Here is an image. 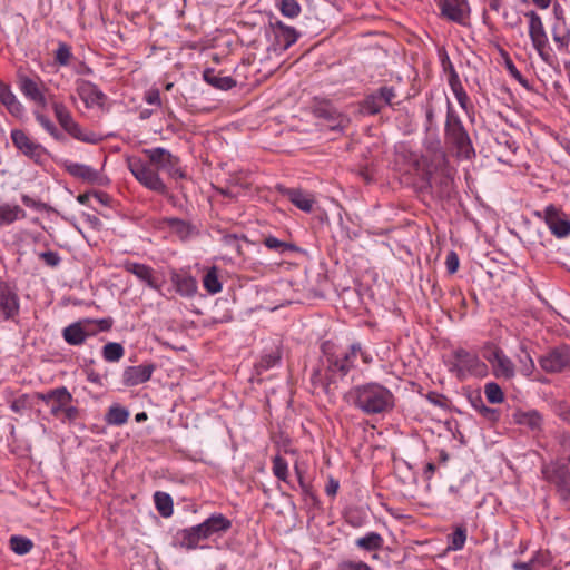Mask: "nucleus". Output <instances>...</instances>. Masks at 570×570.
Masks as SVG:
<instances>
[{"mask_svg":"<svg viewBox=\"0 0 570 570\" xmlns=\"http://www.w3.org/2000/svg\"><path fill=\"white\" fill-rule=\"evenodd\" d=\"M73 397L66 386L58 387V394L50 405V414L57 419L61 417V413L68 403H72Z\"/></svg>","mask_w":570,"mask_h":570,"instance_id":"32","label":"nucleus"},{"mask_svg":"<svg viewBox=\"0 0 570 570\" xmlns=\"http://www.w3.org/2000/svg\"><path fill=\"white\" fill-rule=\"evenodd\" d=\"M80 411L77 406L72 405V403H68L61 413L60 420L66 423H72L79 417Z\"/></svg>","mask_w":570,"mask_h":570,"instance_id":"50","label":"nucleus"},{"mask_svg":"<svg viewBox=\"0 0 570 570\" xmlns=\"http://www.w3.org/2000/svg\"><path fill=\"white\" fill-rule=\"evenodd\" d=\"M170 279L177 293L181 296L191 297L196 294L197 281L191 275L173 272Z\"/></svg>","mask_w":570,"mask_h":570,"instance_id":"25","label":"nucleus"},{"mask_svg":"<svg viewBox=\"0 0 570 570\" xmlns=\"http://www.w3.org/2000/svg\"><path fill=\"white\" fill-rule=\"evenodd\" d=\"M390 392L379 384H366L350 392L353 404L366 414L380 413L386 409Z\"/></svg>","mask_w":570,"mask_h":570,"instance_id":"3","label":"nucleus"},{"mask_svg":"<svg viewBox=\"0 0 570 570\" xmlns=\"http://www.w3.org/2000/svg\"><path fill=\"white\" fill-rule=\"evenodd\" d=\"M340 488V482L334 478H328L327 484L325 487V492L330 497H335Z\"/></svg>","mask_w":570,"mask_h":570,"instance_id":"64","label":"nucleus"},{"mask_svg":"<svg viewBox=\"0 0 570 570\" xmlns=\"http://www.w3.org/2000/svg\"><path fill=\"white\" fill-rule=\"evenodd\" d=\"M448 83H449L454 97H458L459 95H462L463 92H465V89H464L456 71H453L451 77L448 78Z\"/></svg>","mask_w":570,"mask_h":570,"instance_id":"53","label":"nucleus"},{"mask_svg":"<svg viewBox=\"0 0 570 570\" xmlns=\"http://www.w3.org/2000/svg\"><path fill=\"white\" fill-rule=\"evenodd\" d=\"M442 14L451 21L463 24L469 14L466 0H441L439 2Z\"/></svg>","mask_w":570,"mask_h":570,"instance_id":"21","label":"nucleus"},{"mask_svg":"<svg viewBox=\"0 0 570 570\" xmlns=\"http://www.w3.org/2000/svg\"><path fill=\"white\" fill-rule=\"evenodd\" d=\"M525 17L529 19V37L532 41V45L537 51L542 55V51L548 45V37L543 27V22L535 11L527 12Z\"/></svg>","mask_w":570,"mask_h":570,"instance_id":"19","label":"nucleus"},{"mask_svg":"<svg viewBox=\"0 0 570 570\" xmlns=\"http://www.w3.org/2000/svg\"><path fill=\"white\" fill-rule=\"evenodd\" d=\"M315 115L320 119L325 120L326 126L331 130H343L350 122V119L346 116L340 114L335 108H333L330 105L318 106L315 109Z\"/></svg>","mask_w":570,"mask_h":570,"instance_id":"23","label":"nucleus"},{"mask_svg":"<svg viewBox=\"0 0 570 570\" xmlns=\"http://www.w3.org/2000/svg\"><path fill=\"white\" fill-rule=\"evenodd\" d=\"M19 297L13 287L0 282V312L4 320H12L19 314Z\"/></svg>","mask_w":570,"mask_h":570,"instance_id":"18","label":"nucleus"},{"mask_svg":"<svg viewBox=\"0 0 570 570\" xmlns=\"http://www.w3.org/2000/svg\"><path fill=\"white\" fill-rule=\"evenodd\" d=\"M383 542L381 535L376 532H370L366 535L356 540V546L365 550H374Z\"/></svg>","mask_w":570,"mask_h":570,"instance_id":"43","label":"nucleus"},{"mask_svg":"<svg viewBox=\"0 0 570 570\" xmlns=\"http://www.w3.org/2000/svg\"><path fill=\"white\" fill-rule=\"evenodd\" d=\"M458 100V104L463 109L470 121L474 120V106L468 95V92H463L462 95H459L455 97Z\"/></svg>","mask_w":570,"mask_h":570,"instance_id":"48","label":"nucleus"},{"mask_svg":"<svg viewBox=\"0 0 570 570\" xmlns=\"http://www.w3.org/2000/svg\"><path fill=\"white\" fill-rule=\"evenodd\" d=\"M203 79L210 86L220 90H229L236 86V80L229 76H218L214 69H206L203 72Z\"/></svg>","mask_w":570,"mask_h":570,"instance_id":"30","label":"nucleus"},{"mask_svg":"<svg viewBox=\"0 0 570 570\" xmlns=\"http://www.w3.org/2000/svg\"><path fill=\"white\" fill-rule=\"evenodd\" d=\"M124 269L135 275L140 282L145 283L151 289L160 291L161 284L153 267L146 264L126 261L122 264Z\"/></svg>","mask_w":570,"mask_h":570,"instance_id":"17","label":"nucleus"},{"mask_svg":"<svg viewBox=\"0 0 570 570\" xmlns=\"http://www.w3.org/2000/svg\"><path fill=\"white\" fill-rule=\"evenodd\" d=\"M273 473L277 479H279L284 482L287 481L288 464H287L286 460L284 458H282L281 455H276L273 459Z\"/></svg>","mask_w":570,"mask_h":570,"instance_id":"45","label":"nucleus"},{"mask_svg":"<svg viewBox=\"0 0 570 570\" xmlns=\"http://www.w3.org/2000/svg\"><path fill=\"white\" fill-rule=\"evenodd\" d=\"M9 546L14 553L24 556L31 551L33 542L23 535H11L9 539Z\"/></svg>","mask_w":570,"mask_h":570,"instance_id":"37","label":"nucleus"},{"mask_svg":"<svg viewBox=\"0 0 570 570\" xmlns=\"http://www.w3.org/2000/svg\"><path fill=\"white\" fill-rule=\"evenodd\" d=\"M203 286L209 294H217L222 291V283L218 279L217 268L215 266L209 268L204 275Z\"/></svg>","mask_w":570,"mask_h":570,"instance_id":"40","label":"nucleus"},{"mask_svg":"<svg viewBox=\"0 0 570 570\" xmlns=\"http://www.w3.org/2000/svg\"><path fill=\"white\" fill-rule=\"evenodd\" d=\"M444 138L446 142L456 149L458 155L470 158L471 155L474 154L469 132L450 100H448L446 104Z\"/></svg>","mask_w":570,"mask_h":570,"instance_id":"2","label":"nucleus"},{"mask_svg":"<svg viewBox=\"0 0 570 570\" xmlns=\"http://www.w3.org/2000/svg\"><path fill=\"white\" fill-rule=\"evenodd\" d=\"M11 140L13 146L24 156L40 164L46 156V149L38 142H35L21 129L11 130Z\"/></svg>","mask_w":570,"mask_h":570,"instance_id":"13","label":"nucleus"},{"mask_svg":"<svg viewBox=\"0 0 570 570\" xmlns=\"http://www.w3.org/2000/svg\"><path fill=\"white\" fill-rule=\"evenodd\" d=\"M542 218L550 233L557 238H567L570 236V219L568 215L554 205L544 208L543 214H535Z\"/></svg>","mask_w":570,"mask_h":570,"instance_id":"9","label":"nucleus"},{"mask_svg":"<svg viewBox=\"0 0 570 570\" xmlns=\"http://www.w3.org/2000/svg\"><path fill=\"white\" fill-rule=\"evenodd\" d=\"M460 266V259L458 254L454 250L448 253L445 258V267L449 274H454L458 272Z\"/></svg>","mask_w":570,"mask_h":570,"instance_id":"54","label":"nucleus"},{"mask_svg":"<svg viewBox=\"0 0 570 570\" xmlns=\"http://www.w3.org/2000/svg\"><path fill=\"white\" fill-rule=\"evenodd\" d=\"M432 173V165L425 157L411 154L409 168L401 178V183L413 185L419 189H428L431 187Z\"/></svg>","mask_w":570,"mask_h":570,"instance_id":"7","label":"nucleus"},{"mask_svg":"<svg viewBox=\"0 0 570 570\" xmlns=\"http://www.w3.org/2000/svg\"><path fill=\"white\" fill-rule=\"evenodd\" d=\"M129 411L119 405H112L109 407L106 414V421L110 425H122L128 421Z\"/></svg>","mask_w":570,"mask_h":570,"instance_id":"36","label":"nucleus"},{"mask_svg":"<svg viewBox=\"0 0 570 570\" xmlns=\"http://www.w3.org/2000/svg\"><path fill=\"white\" fill-rule=\"evenodd\" d=\"M52 109L59 125L75 139L90 141L82 135L80 126L73 120L71 112L62 102H52Z\"/></svg>","mask_w":570,"mask_h":570,"instance_id":"16","label":"nucleus"},{"mask_svg":"<svg viewBox=\"0 0 570 570\" xmlns=\"http://www.w3.org/2000/svg\"><path fill=\"white\" fill-rule=\"evenodd\" d=\"M39 258L50 267H56L60 263V256L57 252L48 250L39 254Z\"/></svg>","mask_w":570,"mask_h":570,"instance_id":"55","label":"nucleus"},{"mask_svg":"<svg viewBox=\"0 0 570 570\" xmlns=\"http://www.w3.org/2000/svg\"><path fill=\"white\" fill-rule=\"evenodd\" d=\"M154 502L157 511L161 517L169 518L173 515V499L168 493L161 491L155 492Z\"/></svg>","mask_w":570,"mask_h":570,"instance_id":"34","label":"nucleus"},{"mask_svg":"<svg viewBox=\"0 0 570 570\" xmlns=\"http://www.w3.org/2000/svg\"><path fill=\"white\" fill-rule=\"evenodd\" d=\"M76 85V91L87 107L104 105L106 95L95 83L80 79Z\"/></svg>","mask_w":570,"mask_h":570,"instance_id":"20","label":"nucleus"},{"mask_svg":"<svg viewBox=\"0 0 570 570\" xmlns=\"http://www.w3.org/2000/svg\"><path fill=\"white\" fill-rule=\"evenodd\" d=\"M263 243L268 249L275 250L279 254H284L285 252H297L298 250V247L295 244L279 240L278 238H276L274 236L265 237Z\"/></svg>","mask_w":570,"mask_h":570,"instance_id":"39","label":"nucleus"},{"mask_svg":"<svg viewBox=\"0 0 570 570\" xmlns=\"http://www.w3.org/2000/svg\"><path fill=\"white\" fill-rule=\"evenodd\" d=\"M21 202L23 203L24 206H27L29 208L37 209V210H43L47 207L46 204L41 203L40 200H36V199L31 198L29 195H22Z\"/></svg>","mask_w":570,"mask_h":570,"instance_id":"60","label":"nucleus"},{"mask_svg":"<svg viewBox=\"0 0 570 570\" xmlns=\"http://www.w3.org/2000/svg\"><path fill=\"white\" fill-rule=\"evenodd\" d=\"M18 86L26 98L41 107L47 106L43 81L39 77L31 78L24 73L18 75Z\"/></svg>","mask_w":570,"mask_h":570,"instance_id":"15","label":"nucleus"},{"mask_svg":"<svg viewBox=\"0 0 570 570\" xmlns=\"http://www.w3.org/2000/svg\"><path fill=\"white\" fill-rule=\"evenodd\" d=\"M514 423L527 426L531 431H539L542 426V415L537 410H518L513 413Z\"/></svg>","mask_w":570,"mask_h":570,"instance_id":"27","label":"nucleus"},{"mask_svg":"<svg viewBox=\"0 0 570 570\" xmlns=\"http://www.w3.org/2000/svg\"><path fill=\"white\" fill-rule=\"evenodd\" d=\"M391 101H392V89L382 88L377 95H372L366 99L365 109L370 114H376L383 107L390 106Z\"/></svg>","mask_w":570,"mask_h":570,"instance_id":"29","label":"nucleus"},{"mask_svg":"<svg viewBox=\"0 0 570 570\" xmlns=\"http://www.w3.org/2000/svg\"><path fill=\"white\" fill-rule=\"evenodd\" d=\"M341 570H372L366 563L364 562H345L341 566Z\"/></svg>","mask_w":570,"mask_h":570,"instance_id":"63","label":"nucleus"},{"mask_svg":"<svg viewBox=\"0 0 570 570\" xmlns=\"http://www.w3.org/2000/svg\"><path fill=\"white\" fill-rule=\"evenodd\" d=\"M483 356L491 364L495 377L510 380L514 376V364L502 350L492 347L485 351Z\"/></svg>","mask_w":570,"mask_h":570,"instance_id":"14","label":"nucleus"},{"mask_svg":"<svg viewBox=\"0 0 570 570\" xmlns=\"http://www.w3.org/2000/svg\"><path fill=\"white\" fill-rule=\"evenodd\" d=\"M475 410L487 420L490 422H495L499 420V412L495 409L488 407L483 404L482 400H479L476 403H474Z\"/></svg>","mask_w":570,"mask_h":570,"instance_id":"49","label":"nucleus"},{"mask_svg":"<svg viewBox=\"0 0 570 570\" xmlns=\"http://www.w3.org/2000/svg\"><path fill=\"white\" fill-rule=\"evenodd\" d=\"M372 362V353L358 342L351 344L346 351L327 355L328 370L341 376L347 375L351 370L357 368L361 363L368 365Z\"/></svg>","mask_w":570,"mask_h":570,"instance_id":"4","label":"nucleus"},{"mask_svg":"<svg viewBox=\"0 0 570 570\" xmlns=\"http://www.w3.org/2000/svg\"><path fill=\"white\" fill-rule=\"evenodd\" d=\"M450 371L463 380L468 375L483 377L488 374V366L475 353L463 348L455 350L449 362Z\"/></svg>","mask_w":570,"mask_h":570,"instance_id":"6","label":"nucleus"},{"mask_svg":"<svg viewBox=\"0 0 570 570\" xmlns=\"http://www.w3.org/2000/svg\"><path fill=\"white\" fill-rule=\"evenodd\" d=\"M63 167L69 175L90 185L104 187L107 186L110 181L109 178L105 176L100 170H97L85 164L67 160L65 161Z\"/></svg>","mask_w":570,"mask_h":570,"instance_id":"12","label":"nucleus"},{"mask_svg":"<svg viewBox=\"0 0 570 570\" xmlns=\"http://www.w3.org/2000/svg\"><path fill=\"white\" fill-rule=\"evenodd\" d=\"M128 170L145 188L160 195L167 193V186L160 178L158 171L153 168V164L145 161L137 156H128L126 158Z\"/></svg>","mask_w":570,"mask_h":570,"instance_id":"5","label":"nucleus"},{"mask_svg":"<svg viewBox=\"0 0 570 570\" xmlns=\"http://www.w3.org/2000/svg\"><path fill=\"white\" fill-rule=\"evenodd\" d=\"M466 541V530L463 527H456L454 532L449 535V551L462 550Z\"/></svg>","mask_w":570,"mask_h":570,"instance_id":"41","label":"nucleus"},{"mask_svg":"<svg viewBox=\"0 0 570 570\" xmlns=\"http://www.w3.org/2000/svg\"><path fill=\"white\" fill-rule=\"evenodd\" d=\"M271 27L275 37V43L282 50L288 49L299 37L295 28L286 26L282 21L272 22Z\"/></svg>","mask_w":570,"mask_h":570,"instance_id":"24","label":"nucleus"},{"mask_svg":"<svg viewBox=\"0 0 570 570\" xmlns=\"http://www.w3.org/2000/svg\"><path fill=\"white\" fill-rule=\"evenodd\" d=\"M279 361V355L277 353H271L262 356L258 367L261 370H269L271 367L275 366L277 362Z\"/></svg>","mask_w":570,"mask_h":570,"instance_id":"56","label":"nucleus"},{"mask_svg":"<svg viewBox=\"0 0 570 570\" xmlns=\"http://www.w3.org/2000/svg\"><path fill=\"white\" fill-rule=\"evenodd\" d=\"M276 6L287 18H295L301 13V6L296 0H277Z\"/></svg>","mask_w":570,"mask_h":570,"instance_id":"44","label":"nucleus"},{"mask_svg":"<svg viewBox=\"0 0 570 570\" xmlns=\"http://www.w3.org/2000/svg\"><path fill=\"white\" fill-rule=\"evenodd\" d=\"M26 217V212L18 205L0 204V227L10 225Z\"/></svg>","mask_w":570,"mask_h":570,"instance_id":"31","label":"nucleus"},{"mask_svg":"<svg viewBox=\"0 0 570 570\" xmlns=\"http://www.w3.org/2000/svg\"><path fill=\"white\" fill-rule=\"evenodd\" d=\"M286 195L288 199L301 210L309 213L313 209V199L311 196L299 189H287Z\"/></svg>","mask_w":570,"mask_h":570,"instance_id":"33","label":"nucleus"},{"mask_svg":"<svg viewBox=\"0 0 570 570\" xmlns=\"http://www.w3.org/2000/svg\"><path fill=\"white\" fill-rule=\"evenodd\" d=\"M484 394L491 404H500L504 401L502 389L494 382H489L484 385Z\"/></svg>","mask_w":570,"mask_h":570,"instance_id":"42","label":"nucleus"},{"mask_svg":"<svg viewBox=\"0 0 570 570\" xmlns=\"http://www.w3.org/2000/svg\"><path fill=\"white\" fill-rule=\"evenodd\" d=\"M534 567L544 568L551 562V556L548 551H537L530 559Z\"/></svg>","mask_w":570,"mask_h":570,"instance_id":"52","label":"nucleus"},{"mask_svg":"<svg viewBox=\"0 0 570 570\" xmlns=\"http://www.w3.org/2000/svg\"><path fill=\"white\" fill-rule=\"evenodd\" d=\"M507 69L509 71V73L520 83L522 85L523 87H528V81L527 79L523 78V76L521 75V72L518 70V68L515 67V65L511 61V60H508L507 61Z\"/></svg>","mask_w":570,"mask_h":570,"instance_id":"58","label":"nucleus"},{"mask_svg":"<svg viewBox=\"0 0 570 570\" xmlns=\"http://www.w3.org/2000/svg\"><path fill=\"white\" fill-rule=\"evenodd\" d=\"M540 367L547 373H559L570 368V346H557L539 358Z\"/></svg>","mask_w":570,"mask_h":570,"instance_id":"11","label":"nucleus"},{"mask_svg":"<svg viewBox=\"0 0 570 570\" xmlns=\"http://www.w3.org/2000/svg\"><path fill=\"white\" fill-rule=\"evenodd\" d=\"M72 57L70 47L65 42H59L55 52V60L59 66H68Z\"/></svg>","mask_w":570,"mask_h":570,"instance_id":"46","label":"nucleus"},{"mask_svg":"<svg viewBox=\"0 0 570 570\" xmlns=\"http://www.w3.org/2000/svg\"><path fill=\"white\" fill-rule=\"evenodd\" d=\"M232 528V521L222 513H213L202 523L181 529L173 538V546L185 550L203 549L202 541L222 537Z\"/></svg>","mask_w":570,"mask_h":570,"instance_id":"1","label":"nucleus"},{"mask_svg":"<svg viewBox=\"0 0 570 570\" xmlns=\"http://www.w3.org/2000/svg\"><path fill=\"white\" fill-rule=\"evenodd\" d=\"M36 120L39 125L56 140L62 141L65 140V136L61 131L58 130L56 125L50 120V118L42 112L36 110L33 112Z\"/></svg>","mask_w":570,"mask_h":570,"instance_id":"35","label":"nucleus"},{"mask_svg":"<svg viewBox=\"0 0 570 570\" xmlns=\"http://www.w3.org/2000/svg\"><path fill=\"white\" fill-rule=\"evenodd\" d=\"M155 368V365L151 363L128 366L122 373V383L126 386H136L142 384L150 380Z\"/></svg>","mask_w":570,"mask_h":570,"instance_id":"22","label":"nucleus"},{"mask_svg":"<svg viewBox=\"0 0 570 570\" xmlns=\"http://www.w3.org/2000/svg\"><path fill=\"white\" fill-rule=\"evenodd\" d=\"M0 101L13 117H21L23 115L24 108L22 104L12 92L10 86L2 81H0Z\"/></svg>","mask_w":570,"mask_h":570,"instance_id":"26","label":"nucleus"},{"mask_svg":"<svg viewBox=\"0 0 570 570\" xmlns=\"http://www.w3.org/2000/svg\"><path fill=\"white\" fill-rule=\"evenodd\" d=\"M57 394H58V387L49 390L45 393H37V397L39 400H41L45 404L50 406L52 401H55Z\"/></svg>","mask_w":570,"mask_h":570,"instance_id":"62","label":"nucleus"},{"mask_svg":"<svg viewBox=\"0 0 570 570\" xmlns=\"http://www.w3.org/2000/svg\"><path fill=\"white\" fill-rule=\"evenodd\" d=\"M27 403H28V396L24 394V395L19 396L18 399L13 400L10 404V409L14 413H22L27 407Z\"/></svg>","mask_w":570,"mask_h":570,"instance_id":"59","label":"nucleus"},{"mask_svg":"<svg viewBox=\"0 0 570 570\" xmlns=\"http://www.w3.org/2000/svg\"><path fill=\"white\" fill-rule=\"evenodd\" d=\"M142 153L156 167L157 171L164 170L174 179H185L187 177L186 171L180 166L179 158L173 155L168 149L156 147L144 149Z\"/></svg>","mask_w":570,"mask_h":570,"instance_id":"8","label":"nucleus"},{"mask_svg":"<svg viewBox=\"0 0 570 570\" xmlns=\"http://www.w3.org/2000/svg\"><path fill=\"white\" fill-rule=\"evenodd\" d=\"M61 335L68 345L81 346L87 338L97 335V330L92 318H81L66 326Z\"/></svg>","mask_w":570,"mask_h":570,"instance_id":"10","label":"nucleus"},{"mask_svg":"<svg viewBox=\"0 0 570 570\" xmlns=\"http://www.w3.org/2000/svg\"><path fill=\"white\" fill-rule=\"evenodd\" d=\"M92 322L96 325L97 334L99 332H106L109 331L112 327L114 320L111 317L100 318V320H92Z\"/></svg>","mask_w":570,"mask_h":570,"instance_id":"61","label":"nucleus"},{"mask_svg":"<svg viewBox=\"0 0 570 570\" xmlns=\"http://www.w3.org/2000/svg\"><path fill=\"white\" fill-rule=\"evenodd\" d=\"M426 399L438 407L445 409L448 406V399L443 394L430 392L428 393Z\"/></svg>","mask_w":570,"mask_h":570,"instance_id":"57","label":"nucleus"},{"mask_svg":"<svg viewBox=\"0 0 570 570\" xmlns=\"http://www.w3.org/2000/svg\"><path fill=\"white\" fill-rule=\"evenodd\" d=\"M522 354L523 355L519 356L520 372L525 376H530L535 367L534 362L531 355L525 350H522Z\"/></svg>","mask_w":570,"mask_h":570,"instance_id":"47","label":"nucleus"},{"mask_svg":"<svg viewBox=\"0 0 570 570\" xmlns=\"http://www.w3.org/2000/svg\"><path fill=\"white\" fill-rule=\"evenodd\" d=\"M552 39H553L556 47L559 51L567 50L570 45L569 32H567L564 35H560L557 32L556 28L552 29Z\"/></svg>","mask_w":570,"mask_h":570,"instance_id":"51","label":"nucleus"},{"mask_svg":"<svg viewBox=\"0 0 570 570\" xmlns=\"http://www.w3.org/2000/svg\"><path fill=\"white\" fill-rule=\"evenodd\" d=\"M101 354L106 362H118L124 357L125 348L120 343L109 342L104 345Z\"/></svg>","mask_w":570,"mask_h":570,"instance_id":"38","label":"nucleus"},{"mask_svg":"<svg viewBox=\"0 0 570 570\" xmlns=\"http://www.w3.org/2000/svg\"><path fill=\"white\" fill-rule=\"evenodd\" d=\"M547 478L561 488L568 494L570 493V469L566 464L557 465L552 470H547Z\"/></svg>","mask_w":570,"mask_h":570,"instance_id":"28","label":"nucleus"}]
</instances>
